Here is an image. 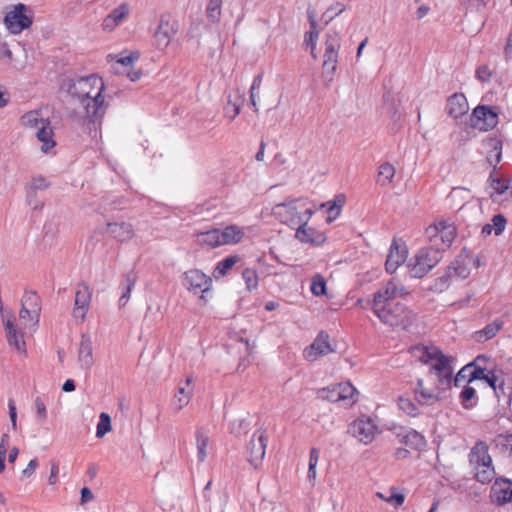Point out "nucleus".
<instances>
[{
    "instance_id": "obj_1",
    "label": "nucleus",
    "mask_w": 512,
    "mask_h": 512,
    "mask_svg": "<svg viewBox=\"0 0 512 512\" xmlns=\"http://www.w3.org/2000/svg\"><path fill=\"white\" fill-rule=\"evenodd\" d=\"M412 356L423 364L430 365L429 374H436L437 381L434 387H425L423 379H417L414 390L415 399L421 405H430L440 398L436 390L450 386L454 372V357L447 356L436 346L418 344L411 347Z\"/></svg>"
},
{
    "instance_id": "obj_2",
    "label": "nucleus",
    "mask_w": 512,
    "mask_h": 512,
    "mask_svg": "<svg viewBox=\"0 0 512 512\" xmlns=\"http://www.w3.org/2000/svg\"><path fill=\"white\" fill-rule=\"evenodd\" d=\"M103 91V80L96 75L73 80L68 87V93L78 99L85 112L82 125L92 138L97 137L102 118L108 107Z\"/></svg>"
},
{
    "instance_id": "obj_3",
    "label": "nucleus",
    "mask_w": 512,
    "mask_h": 512,
    "mask_svg": "<svg viewBox=\"0 0 512 512\" xmlns=\"http://www.w3.org/2000/svg\"><path fill=\"white\" fill-rule=\"evenodd\" d=\"M272 213L281 223L298 228L302 223H308L314 211L302 199H290L276 204Z\"/></svg>"
},
{
    "instance_id": "obj_4",
    "label": "nucleus",
    "mask_w": 512,
    "mask_h": 512,
    "mask_svg": "<svg viewBox=\"0 0 512 512\" xmlns=\"http://www.w3.org/2000/svg\"><path fill=\"white\" fill-rule=\"evenodd\" d=\"M21 124L28 129L35 130V136L42 143L41 151L47 153L56 142L49 118L44 117L41 110H32L21 117Z\"/></svg>"
},
{
    "instance_id": "obj_5",
    "label": "nucleus",
    "mask_w": 512,
    "mask_h": 512,
    "mask_svg": "<svg viewBox=\"0 0 512 512\" xmlns=\"http://www.w3.org/2000/svg\"><path fill=\"white\" fill-rule=\"evenodd\" d=\"M379 320L391 327L408 328L414 321L413 313L400 302H392L389 305H377L372 309Z\"/></svg>"
},
{
    "instance_id": "obj_6",
    "label": "nucleus",
    "mask_w": 512,
    "mask_h": 512,
    "mask_svg": "<svg viewBox=\"0 0 512 512\" xmlns=\"http://www.w3.org/2000/svg\"><path fill=\"white\" fill-rule=\"evenodd\" d=\"M325 50L323 54L322 77L325 84L329 85L337 70L338 52L341 46V36L336 31H330L326 34Z\"/></svg>"
},
{
    "instance_id": "obj_7",
    "label": "nucleus",
    "mask_w": 512,
    "mask_h": 512,
    "mask_svg": "<svg viewBox=\"0 0 512 512\" xmlns=\"http://www.w3.org/2000/svg\"><path fill=\"white\" fill-rule=\"evenodd\" d=\"M441 258L442 252L431 244L429 247L420 249L409 261L411 276L422 278L438 264Z\"/></svg>"
},
{
    "instance_id": "obj_8",
    "label": "nucleus",
    "mask_w": 512,
    "mask_h": 512,
    "mask_svg": "<svg viewBox=\"0 0 512 512\" xmlns=\"http://www.w3.org/2000/svg\"><path fill=\"white\" fill-rule=\"evenodd\" d=\"M425 234L430 244L443 252L452 244L456 228L452 223L441 220L427 227Z\"/></svg>"
},
{
    "instance_id": "obj_9",
    "label": "nucleus",
    "mask_w": 512,
    "mask_h": 512,
    "mask_svg": "<svg viewBox=\"0 0 512 512\" xmlns=\"http://www.w3.org/2000/svg\"><path fill=\"white\" fill-rule=\"evenodd\" d=\"M33 23L32 11L24 4L19 3L6 13L4 24L12 34H19L30 28Z\"/></svg>"
},
{
    "instance_id": "obj_10",
    "label": "nucleus",
    "mask_w": 512,
    "mask_h": 512,
    "mask_svg": "<svg viewBox=\"0 0 512 512\" xmlns=\"http://www.w3.org/2000/svg\"><path fill=\"white\" fill-rule=\"evenodd\" d=\"M408 292L401 282L392 278L387 281L373 297L372 309L377 308V305H389L392 302H397L396 299L407 295Z\"/></svg>"
},
{
    "instance_id": "obj_11",
    "label": "nucleus",
    "mask_w": 512,
    "mask_h": 512,
    "mask_svg": "<svg viewBox=\"0 0 512 512\" xmlns=\"http://www.w3.org/2000/svg\"><path fill=\"white\" fill-rule=\"evenodd\" d=\"M348 432L360 443L370 444L379 432L375 422L368 416H360L350 425Z\"/></svg>"
},
{
    "instance_id": "obj_12",
    "label": "nucleus",
    "mask_w": 512,
    "mask_h": 512,
    "mask_svg": "<svg viewBox=\"0 0 512 512\" xmlns=\"http://www.w3.org/2000/svg\"><path fill=\"white\" fill-rule=\"evenodd\" d=\"M268 437L264 430H257L251 437L247 447V460L257 468L262 464L267 447Z\"/></svg>"
},
{
    "instance_id": "obj_13",
    "label": "nucleus",
    "mask_w": 512,
    "mask_h": 512,
    "mask_svg": "<svg viewBox=\"0 0 512 512\" xmlns=\"http://www.w3.org/2000/svg\"><path fill=\"white\" fill-rule=\"evenodd\" d=\"M177 29V22L169 15L161 16L157 29L154 33V44L156 48L159 50L166 49L177 33Z\"/></svg>"
},
{
    "instance_id": "obj_14",
    "label": "nucleus",
    "mask_w": 512,
    "mask_h": 512,
    "mask_svg": "<svg viewBox=\"0 0 512 512\" xmlns=\"http://www.w3.org/2000/svg\"><path fill=\"white\" fill-rule=\"evenodd\" d=\"M211 285V278L198 269L184 273L183 286L194 294L201 293V299H204V294L210 290Z\"/></svg>"
},
{
    "instance_id": "obj_15",
    "label": "nucleus",
    "mask_w": 512,
    "mask_h": 512,
    "mask_svg": "<svg viewBox=\"0 0 512 512\" xmlns=\"http://www.w3.org/2000/svg\"><path fill=\"white\" fill-rule=\"evenodd\" d=\"M329 338L330 337L327 332L320 331L312 344L304 350V358L313 362L321 356L334 352V348L331 346Z\"/></svg>"
},
{
    "instance_id": "obj_16",
    "label": "nucleus",
    "mask_w": 512,
    "mask_h": 512,
    "mask_svg": "<svg viewBox=\"0 0 512 512\" xmlns=\"http://www.w3.org/2000/svg\"><path fill=\"white\" fill-rule=\"evenodd\" d=\"M498 123V114L489 106H477L471 116V124L479 130L488 131Z\"/></svg>"
},
{
    "instance_id": "obj_17",
    "label": "nucleus",
    "mask_w": 512,
    "mask_h": 512,
    "mask_svg": "<svg viewBox=\"0 0 512 512\" xmlns=\"http://www.w3.org/2000/svg\"><path fill=\"white\" fill-rule=\"evenodd\" d=\"M92 299V292L86 282L77 284L73 308V317L84 320L89 310Z\"/></svg>"
},
{
    "instance_id": "obj_18",
    "label": "nucleus",
    "mask_w": 512,
    "mask_h": 512,
    "mask_svg": "<svg viewBox=\"0 0 512 512\" xmlns=\"http://www.w3.org/2000/svg\"><path fill=\"white\" fill-rule=\"evenodd\" d=\"M490 499L501 506L512 501V481L507 478H496L490 491Z\"/></svg>"
},
{
    "instance_id": "obj_19",
    "label": "nucleus",
    "mask_w": 512,
    "mask_h": 512,
    "mask_svg": "<svg viewBox=\"0 0 512 512\" xmlns=\"http://www.w3.org/2000/svg\"><path fill=\"white\" fill-rule=\"evenodd\" d=\"M395 435L399 442L405 444L414 450H422L426 446V440L423 435L414 429L405 427L395 428Z\"/></svg>"
},
{
    "instance_id": "obj_20",
    "label": "nucleus",
    "mask_w": 512,
    "mask_h": 512,
    "mask_svg": "<svg viewBox=\"0 0 512 512\" xmlns=\"http://www.w3.org/2000/svg\"><path fill=\"white\" fill-rule=\"evenodd\" d=\"M106 232L118 242L130 241L135 235L133 225L125 221L107 223Z\"/></svg>"
},
{
    "instance_id": "obj_21",
    "label": "nucleus",
    "mask_w": 512,
    "mask_h": 512,
    "mask_svg": "<svg viewBox=\"0 0 512 512\" xmlns=\"http://www.w3.org/2000/svg\"><path fill=\"white\" fill-rule=\"evenodd\" d=\"M407 257V250L405 246L399 245L395 240L392 242L390 247L385 268L390 274L394 273L397 268L405 262Z\"/></svg>"
},
{
    "instance_id": "obj_22",
    "label": "nucleus",
    "mask_w": 512,
    "mask_h": 512,
    "mask_svg": "<svg viewBox=\"0 0 512 512\" xmlns=\"http://www.w3.org/2000/svg\"><path fill=\"white\" fill-rule=\"evenodd\" d=\"M488 451L489 446L486 442L482 440L477 441L468 455L470 465L476 467L491 463L492 458Z\"/></svg>"
},
{
    "instance_id": "obj_23",
    "label": "nucleus",
    "mask_w": 512,
    "mask_h": 512,
    "mask_svg": "<svg viewBox=\"0 0 512 512\" xmlns=\"http://www.w3.org/2000/svg\"><path fill=\"white\" fill-rule=\"evenodd\" d=\"M92 351V340L90 336L83 334L78 349V362L82 369L89 370L93 366L94 360Z\"/></svg>"
},
{
    "instance_id": "obj_24",
    "label": "nucleus",
    "mask_w": 512,
    "mask_h": 512,
    "mask_svg": "<svg viewBox=\"0 0 512 512\" xmlns=\"http://www.w3.org/2000/svg\"><path fill=\"white\" fill-rule=\"evenodd\" d=\"M446 109L448 114L453 118H459L465 115L469 110V106L464 94L455 93L451 95L447 100Z\"/></svg>"
},
{
    "instance_id": "obj_25",
    "label": "nucleus",
    "mask_w": 512,
    "mask_h": 512,
    "mask_svg": "<svg viewBox=\"0 0 512 512\" xmlns=\"http://www.w3.org/2000/svg\"><path fill=\"white\" fill-rule=\"evenodd\" d=\"M308 223H302L298 228H296L295 237L303 242L310 243L315 245H320L325 241L324 233L317 231L314 228L307 227Z\"/></svg>"
},
{
    "instance_id": "obj_26",
    "label": "nucleus",
    "mask_w": 512,
    "mask_h": 512,
    "mask_svg": "<svg viewBox=\"0 0 512 512\" xmlns=\"http://www.w3.org/2000/svg\"><path fill=\"white\" fill-rule=\"evenodd\" d=\"M21 306L24 307V313H30L35 321H39L41 313V300L34 291H26L21 300Z\"/></svg>"
},
{
    "instance_id": "obj_27",
    "label": "nucleus",
    "mask_w": 512,
    "mask_h": 512,
    "mask_svg": "<svg viewBox=\"0 0 512 512\" xmlns=\"http://www.w3.org/2000/svg\"><path fill=\"white\" fill-rule=\"evenodd\" d=\"M4 326L9 344L13 345L19 352L25 353L26 344L22 332L16 328L11 319H7Z\"/></svg>"
},
{
    "instance_id": "obj_28",
    "label": "nucleus",
    "mask_w": 512,
    "mask_h": 512,
    "mask_svg": "<svg viewBox=\"0 0 512 512\" xmlns=\"http://www.w3.org/2000/svg\"><path fill=\"white\" fill-rule=\"evenodd\" d=\"M469 275V269L462 263L454 262L448 268L445 274L438 278L440 288L447 287L451 278L465 279Z\"/></svg>"
},
{
    "instance_id": "obj_29",
    "label": "nucleus",
    "mask_w": 512,
    "mask_h": 512,
    "mask_svg": "<svg viewBox=\"0 0 512 512\" xmlns=\"http://www.w3.org/2000/svg\"><path fill=\"white\" fill-rule=\"evenodd\" d=\"M191 384V377H187L184 383H180L177 390V394L174 397V405L177 411L183 409L190 402L191 396L193 394V388Z\"/></svg>"
},
{
    "instance_id": "obj_30",
    "label": "nucleus",
    "mask_w": 512,
    "mask_h": 512,
    "mask_svg": "<svg viewBox=\"0 0 512 512\" xmlns=\"http://www.w3.org/2000/svg\"><path fill=\"white\" fill-rule=\"evenodd\" d=\"M243 103L244 97L238 90L234 94H229L224 108V116L231 121L234 120L239 115Z\"/></svg>"
},
{
    "instance_id": "obj_31",
    "label": "nucleus",
    "mask_w": 512,
    "mask_h": 512,
    "mask_svg": "<svg viewBox=\"0 0 512 512\" xmlns=\"http://www.w3.org/2000/svg\"><path fill=\"white\" fill-rule=\"evenodd\" d=\"M484 145L490 149L487 153V161L496 166L502 157V141L496 137L488 138L485 140Z\"/></svg>"
},
{
    "instance_id": "obj_32",
    "label": "nucleus",
    "mask_w": 512,
    "mask_h": 512,
    "mask_svg": "<svg viewBox=\"0 0 512 512\" xmlns=\"http://www.w3.org/2000/svg\"><path fill=\"white\" fill-rule=\"evenodd\" d=\"M244 236L243 230L236 226L230 225L225 229L220 230V240L222 245L236 244L241 241Z\"/></svg>"
},
{
    "instance_id": "obj_33",
    "label": "nucleus",
    "mask_w": 512,
    "mask_h": 512,
    "mask_svg": "<svg viewBox=\"0 0 512 512\" xmlns=\"http://www.w3.org/2000/svg\"><path fill=\"white\" fill-rule=\"evenodd\" d=\"M196 241L201 246L216 248L221 246L220 229H212L196 234Z\"/></svg>"
},
{
    "instance_id": "obj_34",
    "label": "nucleus",
    "mask_w": 512,
    "mask_h": 512,
    "mask_svg": "<svg viewBox=\"0 0 512 512\" xmlns=\"http://www.w3.org/2000/svg\"><path fill=\"white\" fill-rule=\"evenodd\" d=\"M50 186V182L42 175H34L31 177L30 183L26 186V194L28 203L32 204V197L36 195L37 190H45Z\"/></svg>"
},
{
    "instance_id": "obj_35",
    "label": "nucleus",
    "mask_w": 512,
    "mask_h": 512,
    "mask_svg": "<svg viewBox=\"0 0 512 512\" xmlns=\"http://www.w3.org/2000/svg\"><path fill=\"white\" fill-rule=\"evenodd\" d=\"M340 401L346 402L347 405H353L357 401L358 391L349 382L337 384Z\"/></svg>"
},
{
    "instance_id": "obj_36",
    "label": "nucleus",
    "mask_w": 512,
    "mask_h": 512,
    "mask_svg": "<svg viewBox=\"0 0 512 512\" xmlns=\"http://www.w3.org/2000/svg\"><path fill=\"white\" fill-rule=\"evenodd\" d=\"M473 469L475 470V479L482 484L490 483L496 475L492 462L473 467Z\"/></svg>"
},
{
    "instance_id": "obj_37",
    "label": "nucleus",
    "mask_w": 512,
    "mask_h": 512,
    "mask_svg": "<svg viewBox=\"0 0 512 512\" xmlns=\"http://www.w3.org/2000/svg\"><path fill=\"white\" fill-rule=\"evenodd\" d=\"M310 30L305 34L304 43L311 48V55L314 59L317 58L315 53L316 44L319 37V31L317 30V22L309 15Z\"/></svg>"
},
{
    "instance_id": "obj_38",
    "label": "nucleus",
    "mask_w": 512,
    "mask_h": 512,
    "mask_svg": "<svg viewBox=\"0 0 512 512\" xmlns=\"http://www.w3.org/2000/svg\"><path fill=\"white\" fill-rule=\"evenodd\" d=\"M209 443V437L202 428L196 431L197 458L199 462L205 461L207 457L206 448Z\"/></svg>"
},
{
    "instance_id": "obj_39",
    "label": "nucleus",
    "mask_w": 512,
    "mask_h": 512,
    "mask_svg": "<svg viewBox=\"0 0 512 512\" xmlns=\"http://www.w3.org/2000/svg\"><path fill=\"white\" fill-rule=\"evenodd\" d=\"M395 175V168L388 162H385L379 166L377 175V182L381 186H387L391 184L392 179Z\"/></svg>"
},
{
    "instance_id": "obj_40",
    "label": "nucleus",
    "mask_w": 512,
    "mask_h": 512,
    "mask_svg": "<svg viewBox=\"0 0 512 512\" xmlns=\"http://www.w3.org/2000/svg\"><path fill=\"white\" fill-rule=\"evenodd\" d=\"M238 260V256H229L220 261L214 269V277L219 278L224 276L227 271L230 270L238 262Z\"/></svg>"
},
{
    "instance_id": "obj_41",
    "label": "nucleus",
    "mask_w": 512,
    "mask_h": 512,
    "mask_svg": "<svg viewBox=\"0 0 512 512\" xmlns=\"http://www.w3.org/2000/svg\"><path fill=\"white\" fill-rule=\"evenodd\" d=\"M135 282H136V276L132 272L127 273L125 276V288H124V291L119 299L120 307H124L127 304L128 300L130 298L131 291L135 285Z\"/></svg>"
},
{
    "instance_id": "obj_42",
    "label": "nucleus",
    "mask_w": 512,
    "mask_h": 512,
    "mask_svg": "<svg viewBox=\"0 0 512 512\" xmlns=\"http://www.w3.org/2000/svg\"><path fill=\"white\" fill-rule=\"evenodd\" d=\"M319 454L320 452L318 448H312L310 450L307 478L312 484H314L317 477L316 466L318 464Z\"/></svg>"
},
{
    "instance_id": "obj_43",
    "label": "nucleus",
    "mask_w": 512,
    "mask_h": 512,
    "mask_svg": "<svg viewBox=\"0 0 512 512\" xmlns=\"http://www.w3.org/2000/svg\"><path fill=\"white\" fill-rule=\"evenodd\" d=\"M501 327L502 324L499 323L498 321H494L488 324L483 330L478 331L476 333L477 340L482 341L493 338L496 335V333L501 329Z\"/></svg>"
},
{
    "instance_id": "obj_44",
    "label": "nucleus",
    "mask_w": 512,
    "mask_h": 512,
    "mask_svg": "<svg viewBox=\"0 0 512 512\" xmlns=\"http://www.w3.org/2000/svg\"><path fill=\"white\" fill-rule=\"evenodd\" d=\"M317 394H318V397L321 398L322 400H327L330 402H340V396H339V391L337 389V384L332 385L330 387L319 389Z\"/></svg>"
},
{
    "instance_id": "obj_45",
    "label": "nucleus",
    "mask_w": 512,
    "mask_h": 512,
    "mask_svg": "<svg viewBox=\"0 0 512 512\" xmlns=\"http://www.w3.org/2000/svg\"><path fill=\"white\" fill-rule=\"evenodd\" d=\"M100 420L97 424L96 436L102 438L107 432L111 431V419L107 413L100 414Z\"/></svg>"
},
{
    "instance_id": "obj_46",
    "label": "nucleus",
    "mask_w": 512,
    "mask_h": 512,
    "mask_svg": "<svg viewBox=\"0 0 512 512\" xmlns=\"http://www.w3.org/2000/svg\"><path fill=\"white\" fill-rule=\"evenodd\" d=\"M139 58V53L137 52H132L130 55L128 56H123V57H120L116 60V65L113 66V70L115 73H121L120 69H119V66L123 67V68H129L132 63L137 60Z\"/></svg>"
},
{
    "instance_id": "obj_47",
    "label": "nucleus",
    "mask_w": 512,
    "mask_h": 512,
    "mask_svg": "<svg viewBox=\"0 0 512 512\" xmlns=\"http://www.w3.org/2000/svg\"><path fill=\"white\" fill-rule=\"evenodd\" d=\"M262 85V75H257L252 82L250 88V102L255 112H258L256 98L258 96L257 92L260 90Z\"/></svg>"
},
{
    "instance_id": "obj_48",
    "label": "nucleus",
    "mask_w": 512,
    "mask_h": 512,
    "mask_svg": "<svg viewBox=\"0 0 512 512\" xmlns=\"http://www.w3.org/2000/svg\"><path fill=\"white\" fill-rule=\"evenodd\" d=\"M398 405L409 416H417L419 413L417 406L409 398L400 397Z\"/></svg>"
},
{
    "instance_id": "obj_49",
    "label": "nucleus",
    "mask_w": 512,
    "mask_h": 512,
    "mask_svg": "<svg viewBox=\"0 0 512 512\" xmlns=\"http://www.w3.org/2000/svg\"><path fill=\"white\" fill-rule=\"evenodd\" d=\"M242 277L249 290L255 289L258 286V276L255 270L247 268L242 272Z\"/></svg>"
},
{
    "instance_id": "obj_50",
    "label": "nucleus",
    "mask_w": 512,
    "mask_h": 512,
    "mask_svg": "<svg viewBox=\"0 0 512 512\" xmlns=\"http://www.w3.org/2000/svg\"><path fill=\"white\" fill-rule=\"evenodd\" d=\"M489 179L491 181L490 185L496 193L503 194L508 190L510 181L495 177L493 173L490 175Z\"/></svg>"
},
{
    "instance_id": "obj_51",
    "label": "nucleus",
    "mask_w": 512,
    "mask_h": 512,
    "mask_svg": "<svg viewBox=\"0 0 512 512\" xmlns=\"http://www.w3.org/2000/svg\"><path fill=\"white\" fill-rule=\"evenodd\" d=\"M311 291L316 296L324 295L326 292V282L320 275H316L312 279Z\"/></svg>"
},
{
    "instance_id": "obj_52",
    "label": "nucleus",
    "mask_w": 512,
    "mask_h": 512,
    "mask_svg": "<svg viewBox=\"0 0 512 512\" xmlns=\"http://www.w3.org/2000/svg\"><path fill=\"white\" fill-rule=\"evenodd\" d=\"M129 7L126 3L121 4L117 8H115L110 14L109 17L115 20L116 24H120L123 19L128 15Z\"/></svg>"
},
{
    "instance_id": "obj_53",
    "label": "nucleus",
    "mask_w": 512,
    "mask_h": 512,
    "mask_svg": "<svg viewBox=\"0 0 512 512\" xmlns=\"http://www.w3.org/2000/svg\"><path fill=\"white\" fill-rule=\"evenodd\" d=\"M222 0H209L207 6V16L215 21L218 19L221 12Z\"/></svg>"
},
{
    "instance_id": "obj_54",
    "label": "nucleus",
    "mask_w": 512,
    "mask_h": 512,
    "mask_svg": "<svg viewBox=\"0 0 512 512\" xmlns=\"http://www.w3.org/2000/svg\"><path fill=\"white\" fill-rule=\"evenodd\" d=\"M472 365L468 364L461 368L459 372L456 374L455 377L452 376V381L454 383V386L460 387L463 383L468 382L469 373H470V367Z\"/></svg>"
},
{
    "instance_id": "obj_55",
    "label": "nucleus",
    "mask_w": 512,
    "mask_h": 512,
    "mask_svg": "<svg viewBox=\"0 0 512 512\" xmlns=\"http://www.w3.org/2000/svg\"><path fill=\"white\" fill-rule=\"evenodd\" d=\"M462 404L465 408H469L472 406L470 403L471 400H473L476 397V391L473 387L470 386H464V389L462 390L460 394Z\"/></svg>"
},
{
    "instance_id": "obj_56",
    "label": "nucleus",
    "mask_w": 512,
    "mask_h": 512,
    "mask_svg": "<svg viewBox=\"0 0 512 512\" xmlns=\"http://www.w3.org/2000/svg\"><path fill=\"white\" fill-rule=\"evenodd\" d=\"M492 227L494 229L495 235H500L506 226V219L502 214H496L492 217Z\"/></svg>"
},
{
    "instance_id": "obj_57",
    "label": "nucleus",
    "mask_w": 512,
    "mask_h": 512,
    "mask_svg": "<svg viewBox=\"0 0 512 512\" xmlns=\"http://www.w3.org/2000/svg\"><path fill=\"white\" fill-rule=\"evenodd\" d=\"M24 307L21 306V309H20V312H19V318H20V321L22 323V325L27 328V327H30V328H34L38 325L39 321H35L31 314L29 313H24Z\"/></svg>"
},
{
    "instance_id": "obj_58",
    "label": "nucleus",
    "mask_w": 512,
    "mask_h": 512,
    "mask_svg": "<svg viewBox=\"0 0 512 512\" xmlns=\"http://www.w3.org/2000/svg\"><path fill=\"white\" fill-rule=\"evenodd\" d=\"M492 77V71L487 65H481L476 70V78L481 82H488Z\"/></svg>"
},
{
    "instance_id": "obj_59",
    "label": "nucleus",
    "mask_w": 512,
    "mask_h": 512,
    "mask_svg": "<svg viewBox=\"0 0 512 512\" xmlns=\"http://www.w3.org/2000/svg\"><path fill=\"white\" fill-rule=\"evenodd\" d=\"M37 417L41 422H44L47 418V410L43 400L37 397L34 401Z\"/></svg>"
},
{
    "instance_id": "obj_60",
    "label": "nucleus",
    "mask_w": 512,
    "mask_h": 512,
    "mask_svg": "<svg viewBox=\"0 0 512 512\" xmlns=\"http://www.w3.org/2000/svg\"><path fill=\"white\" fill-rule=\"evenodd\" d=\"M486 375H487V373L484 368H480V367H477L474 369L470 368L468 383L473 380H484V379H486Z\"/></svg>"
},
{
    "instance_id": "obj_61",
    "label": "nucleus",
    "mask_w": 512,
    "mask_h": 512,
    "mask_svg": "<svg viewBox=\"0 0 512 512\" xmlns=\"http://www.w3.org/2000/svg\"><path fill=\"white\" fill-rule=\"evenodd\" d=\"M38 467L37 459H32L28 463L27 467L22 471L21 476L23 479L31 477Z\"/></svg>"
},
{
    "instance_id": "obj_62",
    "label": "nucleus",
    "mask_w": 512,
    "mask_h": 512,
    "mask_svg": "<svg viewBox=\"0 0 512 512\" xmlns=\"http://www.w3.org/2000/svg\"><path fill=\"white\" fill-rule=\"evenodd\" d=\"M8 408H9V418L11 421V426L14 430L17 429V411L16 406L14 403V400L10 399L8 402Z\"/></svg>"
},
{
    "instance_id": "obj_63",
    "label": "nucleus",
    "mask_w": 512,
    "mask_h": 512,
    "mask_svg": "<svg viewBox=\"0 0 512 512\" xmlns=\"http://www.w3.org/2000/svg\"><path fill=\"white\" fill-rule=\"evenodd\" d=\"M389 503H395V506H401L404 502V496L399 493L392 494L389 498L386 499Z\"/></svg>"
},
{
    "instance_id": "obj_64",
    "label": "nucleus",
    "mask_w": 512,
    "mask_h": 512,
    "mask_svg": "<svg viewBox=\"0 0 512 512\" xmlns=\"http://www.w3.org/2000/svg\"><path fill=\"white\" fill-rule=\"evenodd\" d=\"M103 29L112 31L118 24H116L115 20L109 17V15L103 20L102 23Z\"/></svg>"
}]
</instances>
